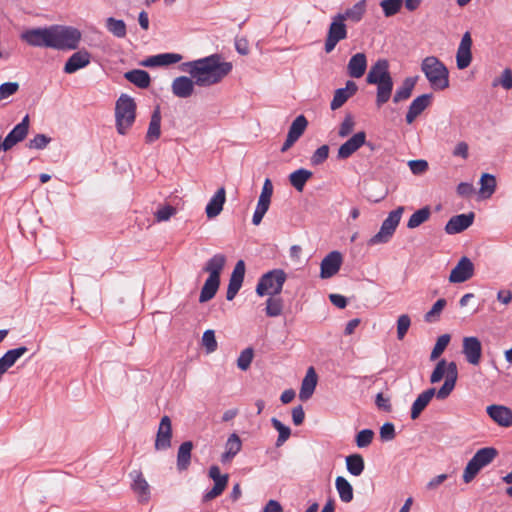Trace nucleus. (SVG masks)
Masks as SVG:
<instances>
[{"instance_id": "1", "label": "nucleus", "mask_w": 512, "mask_h": 512, "mask_svg": "<svg viewBox=\"0 0 512 512\" xmlns=\"http://www.w3.org/2000/svg\"><path fill=\"white\" fill-rule=\"evenodd\" d=\"M81 37L77 28L65 25L30 28L20 34V39L29 46L59 51L75 50Z\"/></svg>"}, {"instance_id": "2", "label": "nucleus", "mask_w": 512, "mask_h": 512, "mask_svg": "<svg viewBox=\"0 0 512 512\" xmlns=\"http://www.w3.org/2000/svg\"><path fill=\"white\" fill-rule=\"evenodd\" d=\"M181 70L190 74L199 87H208L219 83L232 70L229 62L221 61L218 54L182 63Z\"/></svg>"}, {"instance_id": "3", "label": "nucleus", "mask_w": 512, "mask_h": 512, "mask_svg": "<svg viewBox=\"0 0 512 512\" xmlns=\"http://www.w3.org/2000/svg\"><path fill=\"white\" fill-rule=\"evenodd\" d=\"M443 378L445 381L443 385L437 390L436 398L445 400L452 393L458 379V369L455 362H447L441 359L435 366L430 376L432 384L440 382Z\"/></svg>"}, {"instance_id": "4", "label": "nucleus", "mask_w": 512, "mask_h": 512, "mask_svg": "<svg viewBox=\"0 0 512 512\" xmlns=\"http://www.w3.org/2000/svg\"><path fill=\"white\" fill-rule=\"evenodd\" d=\"M421 70L434 90H444L449 86L448 69L437 57L424 58Z\"/></svg>"}, {"instance_id": "5", "label": "nucleus", "mask_w": 512, "mask_h": 512, "mask_svg": "<svg viewBox=\"0 0 512 512\" xmlns=\"http://www.w3.org/2000/svg\"><path fill=\"white\" fill-rule=\"evenodd\" d=\"M136 118V103L134 99L122 94L115 104V120L117 132L121 135L127 134Z\"/></svg>"}, {"instance_id": "6", "label": "nucleus", "mask_w": 512, "mask_h": 512, "mask_svg": "<svg viewBox=\"0 0 512 512\" xmlns=\"http://www.w3.org/2000/svg\"><path fill=\"white\" fill-rule=\"evenodd\" d=\"M403 212V206H399L395 210L391 211L387 218L382 222L380 230L370 238L368 244L373 246L389 242L400 223Z\"/></svg>"}, {"instance_id": "7", "label": "nucleus", "mask_w": 512, "mask_h": 512, "mask_svg": "<svg viewBox=\"0 0 512 512\" xmlns=\"http://www.w3.org/2000/svg\"><path fill=\"white\" fill-rule=\"evenodd\" d=\"M286 278V273L282 269L269 271L259 279L256 287V293L259 296L277 295L282 291Z\"/></svg>"}, {"instance_id": "8", "label": "nucleus", "mask_w": 512, "mask_h": 512, "mask_svg": "<svg viewBox=\"0 0 512 512\" xmlns=\"http://www.w3.org/2000/svg\"><path fill=\"white\" fill-rule=\"evenodd\" d=\"M347 37V27L343 21L342 16L337 14L332 18L329 25L327 37L325 40V52L330 53L334 50L336 45Z\"/></svg>"}, {"instance_id": "9", "label": "nucleus", "mask_w": 512, "mask_h": 512, "mask_svg": "<svg viewBox=\"0 0 512 512\" xmlns=\"http://www.w3.org/2000/svg\"><path fill=\"white\" fill-rule=\"evenodd\" d=\"M273 194V184L270 179H265L261 194L259 196L256 209L254 211L253 217H252V223L254 225H259L268 211L271 203V197Z\"/></svg>"}, {"instance_id": "10", "label": "nucleus", "mask_w": 512, "mask_h": 512, "mask_svg": "<svg viewBox=\"0 0 512 512\" xmlns=\"http://www.w3.org/2000/svg\"><path fill=\"white\" fill-rule=\"evenodd\" d=\"M462 353L466 361L474 366L479 365L482 357V344L475 336H467L462 340Z\"/></svg>"}, {"instance_id": "11", "label": "nucleus", "mask_w": 512, "mask_h": 512, "mask_svg": "<svg viewBox=\"0 0 512 512\" xmlns=\"http://www.w3.org/2000/svg\"><path fill=\"white\" fill-rule=\"evenodd\" d=\"M474 274V264L472 261L463 256L457 265L451 270L449 281L451 283H463L469 280Z\"/></svg>"}, {"instance_id": "12", "label": "nucleus", "mask_w": 512, "mask_h": 512, "mask_svg": "<svg viewBox=\"0 0 512 512\" xmlns=\"http://www.w3.org/2000/svg\"><path fill=\"white\" fill-rule=\"evenodd\" d=\"M342 255L338 251H332L327 254L320 264V277L328 279L338 273L342 265Z\"/></svg>"}, {"instance_id": "13", "label": "nucleus", "mask_w": 512, "mask_h": 512, "mask_svg": "<svg viewBox=\"0 0 512 512\" xmlns=\"http://www.w3.org/2000/svg\"><path fill=\"white\" fill-rule=\"evenodd\" d=\"M172 424L168 416H163L160 420L155 439V449L157 451L167 450L171 447Z\"/></svg>"}, {"instance_id": "14", "label": "nucleus", "mask_w": 512, "mask_h": 512, "mask_svg": "<svg viewBox=\"0 0 512 512\" xmlns=\"http://www.w3.org/2000/svg\"><path fill=\"white\" fill-rule=\"evenodd\" d=\"M474 218L473 212L455 215L448 220L444 230L448 235L461 233L473 224Z\"/></svg>"}, {"instance_id": "15", "label": "nucleus", "mask_w": 512, "mask_h": 512, "mask_svg": "<svg viewBox=\"0 0 512 512\" xmlns=\"http://www.w3.org/2000/svg\"><path fill=\"white\" fill-rule=\"evenodd\" d=\"M245 276V263L243 260H239L230 276L229 284L226 292V299L231 301L235 298L237 293L242 287V283Z\"/></svg>"}, {"instance_id": "16", "label": "nucleus", "mask_w": 512, "mask_h": 512, "mask_svg": "<svg viewBox=\"0 0 512 512\" xmlns=\"http://www.w3.org/2000/svg\"><path fill=\"white\" fill-rule=\"evenodd\" d=\"M29 129V116L26 115L22 121L17 124L5 137L2 148L4 151H7L11 149L14 145H16L18 142L22 141Z\"/></svg>"}, {"instance_id": "17", "label": "nucleus", "mask_w": 512, "mask_h": 512, "mask_svg": "<svg viewBox=\"0 0 512 512\" xmlns=\"http://www.w3.org/2000/svg\"><path fill=\"white\" fill-rule=\"evenodd\" d=\"M472 38L469 32L464 33L456 53L457 68L463 70L467 68L472 61Z\"/></svg>"}, {"instance_id": "18", "label": "nucleus", "mask_w": 512, "mask_h": 512, "mask_svg": "<svg viewBox=\"0 0 512 512\" xmlns=\"http://www.w3.org/2000/svg\"><path fill=\"white\" fill-rule=\"evenodd\" d=\"M392 79L389 71V62L386 59H378L369 69L366 77L368 84H377Z\"/></svg>"}, {"instance_id": "19", "label": "nucleus", "mask_w": 512, "mask_h": 512, "mask_svg": "<svg viewBox=\"0 0 512 512\" xmlns=\"http://www.w3.org/2000/svg\"><path fill=\"white\" fill-rule=\"evenodd\" d=\"M489 417L501 427L512 426V409L504 405H490L486 408Z\"/></svg>"}, {"instance_id": "20", "label": "nucleus", "mask_w": 512, "mask_h": 512, "mask_svg": "<svg viewBox=\"0 0 512 512\" xmlns=\"http://www.w3.org/2000/svg\"><path fill=\"white\" fill-rule=\"evenodd\" d=\"M91 62V54L86 50L73 53L66 61L63 71L66 74H73L80 69L87 67Z\"/></svg>"}, {"instance_id": "21", "label": "nucleus", "mask_w": 512, "mask_h": 512, "mask_svg": "<svg viewBox=\"0 0 512 512\" xmlns=\"http://www.w3.org/2000/svg\"><path fill=\"white\" fill-rule=\"evenodd\" d=\"M366 143V133L360 131L344 142L338 149V158L347 159Z\"/></svg>"}, {"instance_id": "22", "label": "nucleus", "mask_w": 512, "mask_h": 512, "mask_svg": "<svg viewBox=\"0 0 512 512\" xmlns=\"http://www.w3.org/2000/svg\"><path fill=\"white\" fill-rule=\"evenodd\" d=\"M132 480L131 488L137 494L140 502H147L150 499V487L140 470H133L129 473Z\"/></svg>"}, {"instance_id": "23", "label": "nucleus", "mask_w": 512, "mask_h": 512, "mask_svg": "<svg viewBox=\"0 0 512 512\" xmlns=\"http://www.w3.org/2000/svg\"><path fill=\"white\" fill-rule=\"evenodd\" d=\"M432 94H422L416 97L410 104L405 116L408 124H412L415 119L431 104Z\"/></svg>"}, {"instance_id": "24", "label": "nucleus", "mask_w": 512, "mask_h": 512, "mask_svg": "<svg viewBox=\"0 0 512 512\" xmlns=\"http://www.w3.org/2000/svg\"><path fill=\"white\" fill-rule=\"evenodd\" d=\"M194 79L187 76L175 78L171 84L172 93L178 98H188L194 93Z\"/></svg>"}, {"instance_id": "25", "label": "nucleus", "mask_w": 512, "mask_h": 512, "mask_svg": "<svg viewBox=\"0 0 512 512\" xmlns=\"http://www.w3.org/2000/svg\"><path fill=\"white\" fill-rule=\"evenodd\" d=\"M358 90L355 82L348 80L344 88H339L334 92L333 99L330 103L332 110L339 109L350 97Z\"/></svg>"}, {"instance_id": "26", "label": "nucleus", "mask_w": 512, "mask_h": 512, "mask_svg": "<svg viewBox=\"0 0 512 512\" xmlns=\"http://www.w3.org/2000/svg\"><path fill=\"white\" fill-rule=\"evenodd\" d=\"M226 201V191L224 187H220L211 197L206 205L205 212L209 219L217 217L223 210Z\"/></svg>"}, {"instance_id": "27", "label": "nucleus", "mask_w": 512, "mask_h": 512, "mask_svg": "<svg viewBox=\"0 0 512 512\" xmlns=\"http://www.w3.org/2000/svg\"><path fill=\"white\" fill-rule=\"evenodd\" d=\"M367 69V57L364 53L354 54L347 65V73L352 78H360L365 74Z\"/></svg>"}, {"instance_id": "28", "label": "nucleus", "mask_w": 512, "mask_h": 512, "mask_svg": "<svg viewBox=\"0 0 512 512\" xmlns=\"http://www.w3.org/2000/svg\"><path fill=\"white\" fill-rule=\"evenodd\" d=\"M161 110L159 106H156L153 110L148 126V130L145 136L147 143H153L159 139L161 135Z\"/></svg>"}, {"instance_id": "29", "label": "nucleus", "mask_w": 512, "mask_h": 512, "mask_svg": "<svg viewBox=\"0 0 512 512\" xmlns=\"http://www.w3.org/2000/svg\"><path fill=\"white\" fill-rule=\"evenodd\" d=\"M437 390L435 388H429L418 395L416 400L413 402L411 407V418L417 419L422 411L427 407L431 399L436 396Z\"/></svg>"}, {"instance_id": "30", "label": "nucleus", "mask_w": 512, "mask_h": 512, "mask_svg": "<svg viewBox=\"0 0 512 512\" xmlns=\"http://www.w3.org/2000/svg\"><path fill=\"white\" fill-rule=\"evenodd\" d=\"M317 385V375L313 367L308 368L306 375L301 383L299 397L302 401L311 398Z\"/></svg>"}, {"instance_id": "31", "label": "nucleus", "mask_w": 512, "mask_h": 512, "mask_svg": "<svg viewBox=\"0 0 512 512\" xmlns=\"http://www.w3.org/2000/svg\"><path fill=\"white\" fill-rule=\"evenodd\" d=\"M241 448L242 441L240 437L236 433H232L225 443V452L221 455V462H230L241 451Z\"/></svg>"}, {"instance_id": "32", "label": "nucleus", "mask_w": 512, "mask_h": 512, "mask_svg": "<svg viewBox=\"0 0 512 512\" xmlns=\"http://www.w3.org/2000/svg\"><path fill=\"white\" fill-rule=\"evenodd\" d=\"M226 257L223 254H215L212 256L203 267V271L209 273V278L220 280V274L225 266Z\"/></svg>"}, {"instance_id": "33", "label": "nucleus", "mask_w": 512, "mask_h": 512, "mask_svg": "<svg viewBox=\"0 0 512 512\" xmlns=\"http://www.w3.org/2000/svg\"><path fill=\"white\" fill-rule=\"evenodd\" d=\"M418 77H407L403 80L400 87H398L393 96L394 103H400L409 99L417 83Z\"/></svg>"}, {"instance_id": "34", "label": "nucleus", "mask_w": 512, "mask_h": 512, "mask_svg": "<svg viewBox=\"0 0 512 512\" xmlns=\"http://www.w3.org/2000/svg\"><path fill=\"white\" fill-rule=\"evenodd\" d=\"M124 77L139 88L145 89L149 87L151 79L147 71L134 69L125 73Z\"/></svg>"}, {"instance_id": "35", "label": "nucleus", "mask_w": 512, "mask_h": 512, "mask_svg": "<svg viewBox=\"0 0 512 512\" xmlns=\"http://www.w3.org/2000/svg\"><path fill=\"white\" fill-rule=\"evenodd\" d=\"M366 12V0H360L355 3L351 8L346 9L344 13H338V16L343 17V21L351 20L352 22H359Z\"/></svg>"}, {"instance_id": "36", "label": "nucleus", "mask_w": 512, "mask_h": 512, "mask_svg": "<svg viewBox=\"0 0 512 512\" xmlns=\"http://www.w3.org/2000/svg\"><path fill=\"white\" fill-rule=\"evenodd\" d=\"M192 449L193 443L191 441H185L179 446L177 453V468L179 471L186 470L190 465Z\"/></svg>"}, {"instance_id": "37", "label": "nucleus", "mask_w": 512, "mask_h": 512, "mask_svg": "<svg viewBox=\"0 0 512 512\" xmlns=\"http://www.w3.org/2000/svg\"><path fill=\"white\" fill-rule=\"evenodd\" d=\"M375 85L377 86L376 105L381 107L391 98L393 91V79H388Z\"/></svg>"}, {"instance_id": "38", "label": "nucleus", "mask_w": 512, "mask_h": 512, "mask_svg": "<svg viewBox=\"0 0 512 512\" xmlns=\"http://www.w3.org/2000/svg\"><path fill=\"white\" fill-rule=\"evenodd\" d=\"M335 487L342 502L349 503L353 500V488L346 478L338 476L335 480Z\"/></svg>"}, {"instance_id": "39", "label": "nucleus", "mask_w": 512, "mask_h": 512, "mask_svg": "<svg viewBox=\"0 0 512 512\" xmlns=\"http://www.w3.org/2000/svg\"><path fill=\"white\" fill-rule=\"evenodd\" d=\"M312 177V172L301 168L289 175L290 184L299 192H302L306 182Z\"/></svg>"}, {"instance_id": "40", "label": "nucleus", "mask_w": 512, "mask_h": 512, "mask_svg": "<svg viewBox=\"0 0 512 512\" xmlns=\"http://www.w3.org/2000/svg\"><path fill=\"white\" fill-rule=\"evenodd\" d=\"M220 280L215 278H207L200 292L199 302L205 303L211 300L218 291Z\"/></svg>"}, {"instance_id": "41", "label": "nucleus", "mask_w": 512, "mask_h": 512, "mask_svg": "<svg viewBox=\"0 0 512 512\" xmlns=\"http://www.w3.org/2000/svg\"><path fill=\"white\" fill-rule=\"evenodd\" d=\"M431 216V208L429 206H424L421 209L415 211L409 218L407 222V227L409 229H415L429 220Z\"/></svg>"}, {"instance_id": "42", "label": "nucleus", "mask_w": 512, "mask_h": 512, "mask_svg": "<svg viewBox=\"0 0 512 512\" xmlns=\"http://www.w3.org/2000/svg\"><path fill=\"white\" fill-rule=\"evenodd\" d=\"M346 467L353 476H360L365 468L364 459L360 454H352L346 457Z\"/></svg>"}, {"instance_id": "43", "label": "nucleus", "mask_w": 512, "mask_h": 512, "mask_svg": "<svg viewBox=\"0 0 512 512\" xmlns=\"http://www.w3.org/2000/svg\"><path fill=\"white\" fill-rule=\"evenodd\" d=\"M496 190V178L492 174L484 173L480 178V194L483 198H490Z\"/></svg>"}, {"instance_id": "44", "label": "nucleus", "mask_w": 512, "mask_h": 512, "mask_svg": "<svg viewBox=\"0 0 512 512\" xmlns=\"http://www.w3.org/2000/svg\"><path fill=\"white\" fill-rule=\"evenodd\" d=\"M106 28L117 38H124L126 36V24L123 20L109 17L106 19Z\"/></svg>"}, {"instance_id": "45", "label": "nucleus", "mask_w": 512, "mask_h": 512, "mask_svg": "<svg viewBox=\"0 0 512 512\" xmlns=\"http://www.w3.org/2000/svg\"><path fill=\"white\" fill-rule=\"evenodd\" d=\"M497 450L493 447H485L479 449L475 454L474 458H476V461L482 465L484 468L485 466L489 465L497 456Z\"/></svg>"}, {"instance_id": "46", "label": "nucleus", "mask_w": 512, "mask_h": 512, "mask_svg": "<svg viewBox=\"0 0 512 512\" xmlns=\"http://www.w3.org/2000/svg\"><path fill=\"white\" fill-rule=\"evenodd\" d=\"M28 351L27 347L21 346L15 349L8 350L0 359L9 369L19 358H21Z\"/></svg>"}, {"instance_id": "47", "label": "nucleus", "mask_w": 512, "mask_h": 512, "mask_svg": "<svg viewBox=\"0 0 512 512\" xmlns=\"http://www.w3.org/2000/svg\"><path fill=\"white\" fill-rule=\"evenodd\" d=\"M271 423L273 427L278 431L279 435L276 441V446L280 447L282 446L290 437L291 430L288 426L284 425L280 420L277 418H272Z\"/></svg>"}, {"instance_id": "48", "label": "nucleus", "mask_w": 512, "mask_h": 512, "mask_svg": "<svg viewBox=\"0 0 512 512\" xmlns=\"http://www.w3.org/2000/svg\"><path fill=\"white\" fill-rule=\"evenodd\" d=\"M308 125L307 119L303 115H299L292 122L288 134L296 138L297 140L302 136Z\"/></svg>"}, {"instance_id": "49", "label": "nucleus", "mask_w": 512, "mask_h": 512, "mask_svg": "<svg viewBox=\"0 0 512 512\" xmlns=\"http://www.w3.org/2000/svg\"><path fill=\"white\" fill-rule=\"evenodd\" d=\"M447 302L444 298L438 299L432 308L425 314L424 319L428 323H433L439 320L440 314Z\"/></svg>"}, {"instance_id": "50", "label": "nucleus", "mask_w": 512, "mask_h": 512, "mask_svg": "<svg viewBox=\"0 0 512 512\" xmlns=\"http://www.w3.org/2000/svg\"><path fill=\"white\" fill-rule=\"evenodd\" d=\"M482 468V465L476 461V458L472 457L464 469L463 481L470 483Z\"/></svg>"}, {"instance_id": "51", "label": "nucleus", "mask_w": 512, "mask_h": 512, "mask_svg": "<svg viewBox=\"0 0 512 512\" xmlns=\"http://www.w3.org/2000/svg\"><path fill=\"white\" fill-rule=\"evenodd\" d=\"M482 468V465L476 461V458L472 457L464 469L463 481L470 483Z\"/></svg>"}, {"instance_id": "52", "label": "nucleus", "mask_w": 512, "mask_h": 512, "mask_svg": "<svg viewBox=\"0 0 512 512\" xmlns=\"http://www.w3.org/2000/svg\"><path fill=\"white\" fill-rule=\"evenodd\" d=\"M403 4V0H382L380 6L386 17H391L399 12Z\"/></svg>"}, {"instance_id": "53", "label": "nucleus", "mask_w": 512, "mask_h": 512, "mask_svg": "<svg viewBox=\"0 0 512 512\" xmlns=\"http://www.w3.org/2000/svg\"><path fill=\"white\" fill-rule=\"evenodd\" d=\"M450 339H451V337L449 334H443L438 337L436 344L430 354L431 360H436L437 358L440 357V355L444 352V350L448 346Z\"/></svg>"}, {"instance_id": "54", "label": "nucleus", "mask_w": 512, "mask_h": 512, "mask_svg": "<svg viewBox=\"0 0 512 512\" xmlns=\"http://www.w3.org/2000/svg\"><path fill=\"white\" fill-rule=\"evenodd\" d=\"M283 310V302L281 299L268 298L266 301V315L269 317H277L281 315Z\"/></svg>"}, {"instance_id": "55", "label": "nucleus", "mask_w": 512, "mask_h": 512, "mask_svg": "<svg viewBox=\"0 0 512 512\" xmlns=\"http://www.w3.org/2000/svg\"><path fill=\"white\" fill-rule=\"evenodd\" d=\"M253 357L254 351L251 347L244 349L237 359V367L242 371H246L250 367Z\"/></svg>"}, {"instance_id": "56", "label": "nucleus", "mask_w": 512, "mask_h": 512, "mask_svg": "<svg viewBox=\"0 0 512 512\" xmlns=\"http://www.w3.org/2000/svg\"><path fill=\"white\" fill-rule=\"evenodd\" d=\"M209 477L214 481V485L218 486L220 485L221 488L225 489L228 484V475L227 474H221L220 468L216 465H213L209 469Z\"/></svg>"}, {"instance_id": "57", "label": "nucleus", "mask_w": 512, "mask_h": 512, "mask_svg": "<svg viewBox=\"0 0 512 512\" xmlns=\"http://www.w3.org/2000/svg\"><path fill=\"white\" fill-rule=\"evenodd\" d=\"M492 85L494 87L501 86L506 90H510L512 88V70L506 68L498 78L493 80Z\"/></svg>"}, {"instance_id": "58", "label": "nucleus", "mask_w": 512, "mask_h": 512, "mask_svg": "<svg viewBox=\"0 0 512 512\" xmlns=\"http://www.w3.org/2000/svg\"><path fill=\"white\" fill-rule=\"evenodd\" d=\"M202 344L206 349L207 353H212L217 349V341L215 338V332L213 330H206L202 336Z\"/></svg>"}, {"instance_id": "59", "label": "nucleus", "mask_w": 512, "mask_h": 512, "mask_svg": "<svg viewBox=\"0 0 512 512\" xmlns=\"http://www.w3.org/2000/svg\"><path fill=\"white\" fill-rule=\"evenodd\" d=\"M329 156V146L322 145L313 153L310 162L313 166H318L325 162Z\"/></svg>"}, {"instance_id": "60", "label": "nucleus", "mask_w": 512, "mask_h": 512, "mask_svg": "<svg viewBox=\"0 0 512 512\" xmlns=\"http://www.w3.org/2000/svg\"><path fill=\"white\" fill-rule=\"evenodd\" d=\"M410 325H411V319L407 314H402L398 317L397 338L399 340H402L405 337Z\"/></svg>"}, {"instance_id": "61", "label": "nucleus", "mask_w": 512, "mask_h": 512, "mask_svg": "<svg viewBox=\"0 0 512 512\" xmlns=\"http://www.w3.org/2000/svg\"><path fill=\"white\" fill-rule=\"evenodd\" d=\"M374 432L371 429H363L356 435V444L359 448L369 446L373 440Z\"/></svg>"}, {"instance_id": "62", "label": "nucleus", "mask_w": 512, "mask_h": 512, "mask_svg": "<svg viewBox=\"0 0 512 512\" xmlns=\"http://www.w3.org/2000/svg\"><path fill=\"white\" fill-rule=\"evenodd\" d=\"M407 164H408L411 172L417 176L423 175L424 173L427 172V170L429 168L428 162L423 159L410 160V161H408Z\"/></svg>"}, {"instance_id": "63", "label": "nucleus", "mask_w": 512, "mask_h": 512, "mask_svg": "<svg viewBox=\"0 0 512 512\" xmlns=\"http://www.w3.org/2000/svg\"><path fill=\"white\" fill-rule=\"evenodd\" d=\"M19 90L17 82H5L0 85V101L14 95Z\"/></svg>"}, {"instance_id": "64", "label": "nucleus", "mask_w": 512, "mask_h": 512, "mask_svg": "<svg viewBox=\"0 0 512 512\" xmlns=\"http://www.w3.org/2000/svg\"><path fill=\"white\" fill-rule=\"evenodd\" d=\"M354 126L355 122L352 115H346L339 127L338 135L342 138L347 137L353 131Z\"/></svg>"}]
</instances>
